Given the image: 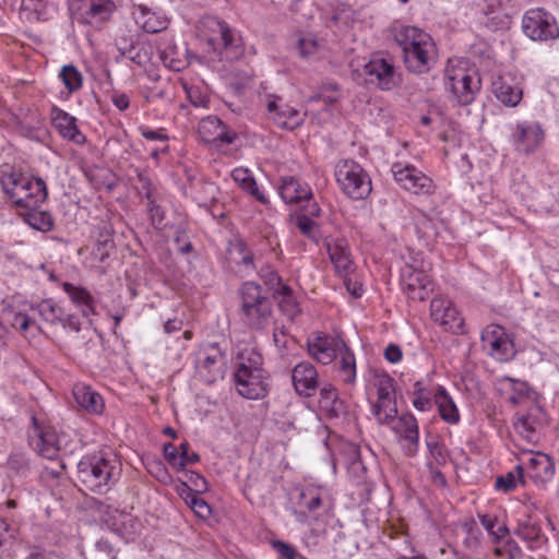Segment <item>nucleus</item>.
Listing matches in <instances>:
<instances>
[{
  "instance_id": "obj_19",
  "label": "nucleus",
  "mask_w": 559,
  "mask_h": 559,
  "mask_svg": "<svg viewBox=\"0 0 559 559\" xmlns=\"http://www.w3.org/2000/svg\"><path fill=\"white\" fill-rule=\"evenodd\" d=\"M116 9L112 0H81L79 20L92 26H100L108 21Z\"/></svg>"
},
{
  "instance_id": "obj_48",
  "label": "nucleus",
  "mask_w": 559,
  "mask_h": 559,
  "mask_svg": "<svg viewBox=\"0 0 559 559\" xmlns=\"http://www.w3.org/2000/svg\"><path fill=\"white\" fill-rule=\"evenodd\" d=\"M437 222L427 215H421L416 223V230L420 238L428 245L438 237Z\"/></svg>"
},
{
  "instance_id": "obj_24",
  "label": "nucleus",
  "mask_w": 559,
  "mask_h": 559,
  "mask_svg": "<svg viewBox=\"0 0 559 559\" xmlns=\"http://www.w3.org/2000/svg\"><path fill=\"white\" fill-rule=\"evenodd\" d=\"M405 67L414 73H426L437 61L436 45L419 47V49L408 50L403 55Z\"/></svg>"
},
{
  "instance_id": "obj_63",
  "label": "nucleus",
  "mask_w": 559,
  "mask_h": 559,
  "mask_svg": "<svg viewBox=\"0 0 559 559\" xmlns=\"http://www.w3.org/2000/svg\"><path fill=\"white\" fill-rule=\"evenodd\" d=\"M96 551L98 559H117V551L114 549L109 540L100 538L96 543Z\"/></svg>"
},
{
  "instance_id": "obj_5",
  "label": "nucleus",
  "mask_w": 559,
  "mask_h": 559,
  "mask_svg": "<svg viewBox=\"0 0 559 559\" xmlns=\"http://www.w3.org/2000/svg\"><path fill=\"white\" fill-rule=\"evenodd\" d=\"M335 178L341 190L353 200H364L372 190L369 175L353 159H343L336 165Z\"/></svg>"
},
{
  "instance_id": "obj_31",
  "label": "nucleus",
  "mask_w": 559,
  "mask_h": 559,
  "mask_svg": "<svg viewBox=\"0 0 559 559\" xmlns=\"http://www.w3.org/2000/svg\"><path fill=\"white\" fill-rule=\"evenodd\" d=\"M492 93L499 102L509 107H515L523 96L522 88L504 76H498L492 81Z\"/></svg>"
},
{
  "instance_id": "obj_59",
  "label": "nucleus",
  "mask_w": 559,
  "mask_h": 559,
  "mask_svg": "<svg viewBox=\"0 0 559 559\" xmlns=\"http://www.w3.org/2000/svg\"><path fill=\"white\" fill-rule=\"evenodd\" d=\"M429 453L437 465H445L448 462V451L445 447L438 441L427 442Z\"/></svg>"
},
{
  "instance_id": "obj_16",
  "label": "nucleus",
  "mask_w": 559,
  "mask_h": 559,
  "mask_svg": "<svg viewBox=\"0 0 559 559\" xmlns=\"http://www.w3.org/2000/svg\"><path fill=\"white\" fill-rule=\"evenodd\" d=\"M478 85L479 81L474 80L464 69L448 71L447 88L461 105H468L473 102Z\"/></svg>"
},
{
  "instance_id": "obj_55",
  "label": "nucleus",
  "mask_w": 559,
  "mask_h": 559,
  "mask_svg": "<svg viewBox=\"0 0 559 559\" xmlns=\"http://www.w3.org/2000/svg\"><path fill=\"white\" fill-rule=\"evenodd\" d=\"M319 43L312 35L301 36L298 38L296 49L299 56L308 58L314 56L319 50Z\"/></svg>"
},
{
  "instance_id": "obj_21",
  "label": "nucleus",
  "mask_w": 559,
  "mask_h": 559,
  "mask_svg": "<svg viewBox=\"0 0 559 559\" xmlns=\"http://www.w3.org/2000/svg\"><path fill=\"white\" fill-rule=\"evenodd\" d=\"M292 380L296 392L311 397L318 389V371L309 361H301L292 371Z\"/></svg>"
},
{
  "instance_id": "obj_9",
  "label": "nucleus",
  "mask_w": 559,
  "mask_h": 559,
  "mask_svg": "<svg viewBox=\"0 0 559 559\" xmlns=\"http://www.w3.org/2000/svg\"><path fill=\"white\" fill-rule=\"evenodd\" d=\"M522 28L524 34L533 40L546 41L559 37V26L555 17L540 8L525 12Z\"/></svg>"
},
{
  "instance_id": "obj_6",
  "label": "nucleus",
  "mask_w": 559,
  "mask_h": 559,
  "mask_svg": "<svg viewBox=\"0 0 559 559\" xmlns=\"http://www.w3.org/2000/svg\"><path fill=\"white\" fill-rule=\"evenodd\" d=\"M203 23L213 33L207 41L213 46L214 50L218 51L221 59L233 61L242 55L243 49L240 38L236 36L235 32L225 21L216 17H206Z\"/></svg>"
},
{
  "instance_id": "obj_56",
  "label": "nucleus",
  "mask_w": 559,
  "mask_h": 559,
  "mask_svg": "<svg viewBox=\"0 0 559 559\" xmlns=\"http://www.w3.org/2000/svg\"><path fill=\"white\" fill-rule=\"evenodd\" d=\"M185 92L190 104L194 107H206L209 96L199 86L183 84Z\"/></svg>"
},
{
  "instance_id": "obj_4",
  "label": "nucleus",
  "mask_w": 559,
  "mask_h": 559,
  "mask_svg": "<svg viewBox=\"0 0 559 559\" xmlns=\"http://www.w3.org/2000/svg\"><path fill=\"white\" fill-rule=\"evenodd\" d=\"M29 447L40 456L55 460L60 452H72L70 437L66 432H58L51 425L33 416L32 425L27 431Z\"/></svg>"
},
{
  "instance_id": "obj_51",
  "label": "nucleus",
  "mask_w": 559,
  "mask_h": 559,
  "mask_svg": "<svg viewBox=\"0 0 559 559\" xmlns=\"http://www.w3.org/2000/svg\"><path fill=\"white\" fill-rule=\"evenodd\" d=\"M230 254L236 263L243 264L246 267L253 266L254 255L242 240H236L231 243Z\"/></svg>"
},
{
  "instance_id": "obj_20",
  "label": "nucleus",
  "mask_w": 559,
  "mask_h": 559,
  "mask_svg": "<svg viewBox=\"0 0 559 559\" xmlns=\"http://www.w3.org/2000/svg\"><path fill=\"white\" fill-rule=\"evenodd\" d=\"M282 99L277 96H270L267 111L273 114V120L283 129L295 130L305 121V114L287 104H280Z\"/></svg>"
},
{
  "instance_id": "obj_61",
  "label": "nucleus",
  "mask_w": 559,
  "mask_h": 559,
  "mask_svg": "<svg viewBox=\"0 0 559 559\" xmlns=\"http://www.w3.org/2000/svg\"><path fill=\"white\" fill-rule=\"evenodd\" d=\"M429 263L425 261L421 252L408 250V257L404 267L414 269V271H427Z\"/></svg>"
},
{
  "instance_id": "obj_33",
  "label": "nucleus",
  "mask_w": 559,
  "mask_h": 559,
  "mask_svg": "<svg viewBox=\"0 0 559 559\" xmlns=\"http://www.w3.org/2000/svg\"><path fill=\"white\" fill-rule=\"evenodd\" d=\"M319 404L329 417L337 418L346 413L345 403L338 397L337 390L332 384H325L320 390Z\"/></svg>"
},
{
  "instance_id": "obj_52",
  "label": "nucleus",
  "mask_w": 559,
  "mask_h": 559,
  "mask_svg": "<svg viewBox=\"0 0 559 559\" xmlns=\"http://www.w3.org/2000/svg\"><path fill=\"white\" fill-rule=\"evenodd\" d=\"M523 478V467L516 465L514 472H509L506 475L498 476L496 479V489L506 492L512 491L516 487V481Z\"/></svg>"
},
{
  "instance_id": "obj_29",
  "label": "nucleus",
  "mask_w": 559,
  "mask_h": 559,
  "mask_svg": "<svg viewBox=\"0 0 559 559\" xmlns=\"http://www.w3.org/2000/svg\"><path fill=\"white\" fill-rule=\"evenodd\" d=\"M528 475L536 483L545 484L555 474V464L549 455L536 452L528 460Z\"/></svg>"
},
{
  "instance_id": "obj_10",
  "label": "nucleus",
  "mask_w": 559,
  "mask_h": 559,
  "mask_svg": "<svg viewBox=\"0 0 559 559\" xmlns=\"http://www.w3.org/2000/svg\"><path fill=\"white\" fill-rule=\"evenodd\" d=\"M483 347L488 354L500 361H508L515 355L514 343L504 328L489 324L481 332Z\"/></svg>"
},
{
  "instance_id": "obj_32",
  "label": "nucleus",
  "mask_w": 559,
  "mask_h": 559,
  "mask_svg": "<svg viewBox=\"0 0 559 559\" xmlns=\"http://www.w3.org/2000/svg\"><path fill=\"white\" fill-rule=\"evenodd\" d=\"M433 404L437 406L438 413L443 421L450 425H455L460 421L457 406L447 390L441 385H439L433 393Z\"/></svg>"
},
{
  "instance_id": "obj_44",
  "label": "nucleus",
  "mask_w": 559,
  "mask_h": 559,
  "mask_svg": "<svg viewBox=\"0 0 559 559\" xmlns=\"http://www.w3.org/2000/svg\"><path fill=\"white\" fill-rule=\"evenodd\" d=\"M413 406L420 412L431 409L433 405V394L428 389L426 380H418L414 383Z\"/></svg>"
},
{
  "instance_id": "obj_57",
  "label": "nucleus",
  "mask_w": 559,
  "mask_h": 559,
  "mask_svg": "<svg viewBox=\"0 0 559 559\" xmlns=\"http://www.w3.org/2000/svg\"><path fill=\"white\" fill-rule=\"evenodd\" d=\"M495 554L499 557H507L508 559H520L523 556L521 547L512 538H508L502 546L497 547Z\"/></svg>"
},
{
  "instance_id": "obj_15",
  "label": "nucleus",
  "mask_w": 559,
  "mask_h": 559,
  "mask_svg": "<svg viewBox=\"0 0 559 559\" xmlns=\"http://www.w3.org/2000/svg\"><path fill=\"white\" fill-rule=\"evenodd\" d=\"M345 344L340 336L318 333L312 340L308 341L307 347L313 359L322 365H328L337 358L338 352L344 349Z\"/></svg>"
},
{
  "instance_id": "obj_12",
  "label": "nucleus",
  "mask_w": 559,
  "mask_h": 559,
  "mask_svg": "<svg viewBox=\"0 0 559 559\" xmlns=\"http://www.w3.org/2000/svg\"><path fill=\"white\" fill-rule=\"evenodd\" d=\"M430 317L445 332L453 334H463L465 332L463 318L451 300L445 297L440 296L431 300Z\"/></svg>"
},
{
  "instance_id": "obj_64",
  "label": "nucleus",
  "mask_w": 559,
  "mask_h": 559,
  "mask_svg": "<svg viewBox=\"0 0 559 559\" xmlns=\"http://www.w3.org/2000/svg\"><path fill=\"white\" fill-rule=\"evenodd\" d=\"M272 547L277 554H280L285 559H295L297 556L295 548L285 542L273 540Z\"/></svg>"
},
{
  "instance_id": "obj_38",
  "label": "nucleus",
  "mask_w": 559,
  "mask_h": 559,
  "mask_svg": "<svg viewBox=\"0 0 559 559\" xmlns=\"http://www.w3.org/2000/svg\"><path fill=\"white\" fill-rule=\"evenodd\" d=\"M140 181L142 182V188L145 189V199L147 201L146 207L151 223L155 228H162L165 219V211L156 203L152 182L147 177L143 176H140Z\"/></svg>"
},
{
  "instance_id": "obj_8",
  "label": "nucleus",
  "mask_w": 559,
  "mask_h": 559,
  "mask_svg": "<svg viewBox=\"0 0 559 559\" xmlns=\"http://www.w3.org/2000/svg\"><path fill=\"white\" fill-rule=\"evenodd\" d=\"M391 171L395 182L407 192L416 195H431L436 191L433 180L413 164L393 163Z\"/></svg>"
},
{
  "instance_id": "obj_54",
  "label": "nucleus",
  "mask_w": 559,
  "mask_h": 559,
  "mask_svg": "<svg viewBox=\"0 0 559 559\" xmlns=\"http://www.w3.org/2000/svg\"><path fill=\"white\" fill-rule=\"evenodd\" d=\"M258 274L264 285L274 290L275 294H277L278 290H282L283 286H287L286 284H283L282 277L270 266L261 267Z\"/></svg>"
},
{
  "instance_id": "obj_22",
  "label": "nucleus",
  "mask_w": 559,
  "mask_h": 559,
  "mask_svg": "<svg viewBox=\"0 0 559 559\" xmlns=\"http://www.w3.org/2000/svg\"><path fill=\"white\" fill-rule=\"evenodd\" d=\"M393 430L400 440L408 442V445L405 448L406 454L409 456L415 455L419 444V429L415 416L409 413L401 415L394 421Z\"/></svg>"
},
{
  "instance_id": "obj_47",
  "label": "nucleus",
  "mask_w": 559,
  "mask_h": 559,
  "mask_svg": "<svg viewBox=\"0 0 559 559\" xmlns=\"http://www.w3.org/2000/svg\"><path fill=\"white\" fill-rule=\"evenodd\" d=\"M394 380L388 373L379 370L372 371V384L377 388L378 399L395 396Z\"/></svg>"
},
{
  "instance_id": "obj_60",
  "label": "nucleus",
  "mask_w": 559,
  "mask_h": 559,
  "mask_svg": "<svg viewBox=\"0 0 559 559\" xmlns=\"http://www.w3.org/2000/svg\"><path fill=\"white\" fill-rule=\"evenodd\" d=\"M143 16H147V19L142 23L143 29L147 33H157L167 27V21L158 20L153 13L143 12Z\"/></svg>"
},
{
  "instance_id": "obj_35",
  "label": "nucleus",
  "mask_w": 559,
  "mask_h": 559,
  "mask_svg": "<svg viewBox=\"0 0 559 559\" xmlns=\"http://www.w3.org/2000/svg\"><path fill=\"white\" fill-rule=\"evenodd\" d=\"M63 290L68 294L71 301L82 308V314L84 317H90L95 314V304L94 297L91 293L81 286H75L71 283L64 282L62 284Z\"/></svg>"
},
{
  "instance_id": "obj_42",
  "label": "nucleus",
  "mask_w": 559,
  "mask_h": 559,
  "mask_svg": "<svg viewBox=\"0 0 559 559\" xmlns=\"http://www.w3.org/2000/svg\"><path fill=\"white\" fill-rule=\"evenodd\" d=\"M183 486L185 489L181 492V497L185 500V502L200 519L205 520L210 518L212 510L209 503L202 498H200L192 488L187 486V484H183Z\"/></svg>"
},
{
  "instance_id": "obj_36",
  "label": "nucleus",
  "mask_w": 559,
  "mask_h": 559,
  "mask_svg": "<svg viewBox=\"0 0 559 559\" xmlns=\"http://www.w3.org/2000/svg\"><path fill=\"white\" fill-rule=\"evenodd\" d=\"M231 178L245 192L252 195L260 203L266 204L269 202L265 194L259 189L249 169L242 167L235 168L231 171Z\"/></svg>"
},
{
  "instance_id": "obj_7",
  "label": "nucleus",
  "mask_w": 559,
  "mask_h": 559,
  "mask_svg": "<svg viewBox=\"0 0 559 559\" xmlns=\"http://www.w3.org/2000/svg\"><path fill=\"white\" fill-rule=\"evenodd\" d=\"M225 365L226 352L218 343H205L195 353V370L201 379L209 384L223 378Z\"/></svg>"
},
{
  "instance_id": "obj_28",
  "label": "nucleus",
  "mask_w": 559,
  "mask_h": 559,
  "mask_svg": "<svg viewBox=\"0 0 559 559\" xmlns=\"http://www.w3.org/2000/svg\"><path fill=\"white\" fill-rule=\"evenodd\" d=\"M278 192L285 203H300L305 198L312 197V190L307 183H301L293 176L283 177Z\"/></svg>"
},
{
  "instance_id": "obj_25",
  "label": "nucleus",
  "mask_w": 559,
  "mask_h": 559,
  "mask_svg": "<svg viewBox=\"0 0 559 559\" xmlns=\"http://www.w3.org/2000/svg\"><path fill=\"white\" fill-rule=\"evenodd\" d=\"M51 120L55 128L58 130L60 135L68 139L75 144H82L85 142L84 134L79 130L76 126V118L62 110L59 107L53 106L51 108Z\"/></svg>"
},
{
  "instance_id": "obj_30",
  "label": "nucleus",
  "mask_w": 559,
  "mask_h": 559,
  "mask_svg": "<svg viewBox=\"0 0 559 559\" xmlns=\"http://www.w3.org/2000/svg\"><path fill=\"white\" fill-rule=\"evenodd\" d=\"M40 206L41 204H36L34 207L21 206L19 210L23 221L28 226L41 233H47L53 228L55 219L50 212L39 210Z\"/></svg>"
},
{
  "instance_id": "obj_23",
  "label": "nucleus",
  "mask_w": 559,
  "mask_h": 559,
  "mask_svg": "<svg viewBox=\"0 0 559 559\" xmlns=\"http://www.w3.org/2000/svg\"><path fill=\"white\" fill-rule=\"evenodd\" d=\"M394 40L401 47L403 55L408 50L419 49L435 44L431 36L415 26H401L394 31Z\"/></svg>"
},
{
  "instance_id": "obj_13",
  "label": "nucleus",
  "mask_w": 559,
  "mask_h": 559,
  "mask_svg": "<svg viewBox=\"0 0 559 559\" xmlns=\"http://www.w3.org/2000/svg\"><path fill=\"white\" fill-rule=\"evenodd\" d=\"M401 286L409 299L417 301L428 299L433 292V284L427 271H414L409 267H403L401 271Z\"/></svg>"
},
{
  "instance_id": "obj_37",
  "label": "nucleus",
  "mask_w": 559,
  "mask_h": 559,
  "mask_svg": "<svg viewBox=\"0 0 559 559\" xmlns=\"http://www.w3.org/2000/svg\"><path fill=\"white\" fill-rule=\"evenodd\" d=\"M337 356H340L336 362L340 379L345 384H354L356 381V358L354 353L345 344L344 349H341Z\"/></svg>"
},
{
  "instance_id": "obj_26",
  "label": "nucleus",
  "mask_w": 559,
  "mask_h": 559,
  "mask_svg": "<svg viewBox=\"0 0 559 559\" xmlns=\"http://www.w3.org/2000/svg\"><path fill=\"white\" fill-rule=\"evenodd\" d=\"M76 404L88 414L99 415L105 408L102 395L85 383H75L72 389Z\"/></svg>"
},
{
  "instance_id": "obj_62",
  "label": "nucleus",
  "mask_w": 559,
  "mask_h": 559,
  "mask_svg": "<svg viewBox=\"0 0 559 559\" xmlns=\"http://www.w3.org/2000/svg\"><path fill=\"white\" fill-rule=\"evenodd\" d=\"M174 241L177 245V250L182 254H188L193 250V246L183 229L178 228L176 230Z\"/></svg>"
},
{
  "instance_id": "obj_50",
  "label": "nucleus",
  "mask_w": 559,
  "mask_h": 559,
  "mask_svg": "<svg viewBox=\"0 0 559 559\" xmlns=\"http://www.w3.org/2000/svg\"><path fill=\"white\" fill-rule=\"evenodd\" d=\"M281 297L278 301L280 309L287 314L289 318H294L299 313L298 304L293 297L292 288L287 286H283L282 290H278L276 294Z\"/></svg>"
},
{
  "instance_id": "obj_17",
  "label": "nucleus",
  "mask_w": 559,
  "mask_h": 559,
  "mask_svg": "<svg viewBox=\"0 0 559 559\" xmlns=\"http://www.w3.org/2000/svg\"><path fill=\"white\" fill-rule=\"evenodd\" d=\"M365 71L370 76V82L377 84L381 90L390 91L397 85L394 66L379 55L370 59L365 66Z\"/></svg>"
},
{
  "instance_id": "obj_39",
  "label": "nucleus",
  "mask_w": 559,
  "mask_h": 559,
  "mask_svg": "<svg viewBox=\"0 0 559 559\" xmlns=\"http://www.w3.org/2000/svg\"><path fill=\"white\" fill-rule=\"evenodd\" d=\"M159 56L163 63L173 71H180L188 64L185 52L170 41L159 45Z\"/></svg>"
},
{
  "instance_id": "obj_18",
  "label": "nucleus",
  "mask_w": 559,
  "mask_h": 559,
  "mask_svg": "<svg viewBox=\"0 0 559 559\" xmlns=\"http://www.w3.org/2000/svg\"><path fill=\"white\" fill-rule=\"evenodd\" d=\"M199 133L205 143L233 144L237 133L226 126L218 117L207 116L199 123Z\"/></svg>"
},
{
  "instance_id": "obj_27",
  "label": "nucleus",
  "mask_w": 559,
  "mask_h": 559,
  "mask_svg": "<svg viewBox=\"0 0 559 559\" xmlns=\"http://www.w3.org/2000/svg\"><path fill=\"white\" fill-rule=\"evenodd\" d=\"M326 250L331 262L340 274L347 275L354 271L350 251L345 239L326 241Z\"/></svg>"
},
{
  "instance_id": "obj_11",
  "label": "nucleus",
  "mask_w": 559,
  "mask_h": 559,
  "mask_svg": "<svg viewBox=\"0 0 559 559\" xmlns=\"http://www.w3.org/2000/svg\"><path fill=\"white\" fill-rule=\"evenodd\" d=\"M545 133L539 123L535 121L516 122L511 128L510 140L520 154H532L543 143Z\"/></svg>"
},
{
  "instance_id": "obj_2",
  "label": "nucleus",
  "mask_w": 559,
  "mask_h": 559,
  "mask_svg": "<svg viewBox=\"0 0 559 559\" xmlns=\"http://www.w3.org/2000/svg\"><path fill=\"white\" fill-rule=\"evenodd\" d=\"M121 463L112 453L87 456L78 464V478L86 489L105 493L119 480Z\"/></svg>"
},
{
  "instance_id": "obj_58",
  "label": "nucleus",
  "mask_w": 559,
  "mask_h": 559,
  "mask_svg": "<svg viewBox=\"0 0 559 559\" xmlns=\"http://www.w3.org/2000/svg\"><path fill=\"white\" fill-rule=\"evenodd\" d=\"M180 450L177 449L173 443H166L164 445V456L168 464H170L176 471L185 469V459H180Z\"/></svg>"
},
{
  "instance_id": "obj_46",
  "label": "nucleus",
  "mask_w": 559,
  "mask_h": 559,
  "mask_svg": "<svg viewBox=\"0 0 559 559\" xmlns=\"http://www.w3.org/2000/svg\"><path fill=\"white\" fill-rule=\"evenodd\" d=\"M59 78L69 93L78 92L83 85V75L73 64H66L61 68Z\"/></svg>"
},
{
  "instance_id": "obj_43",
  "label": "nucleus",
  "mask_w": 559,
  "mask_h": 559,
  "mask_svg": "<svg viewBox=\"0 0 559 559\" xmlns=\"http://www.w3.org/2000/svg\"><path fill=\"white\" fill-rule=\"evenodd\" d=\"M12 326L25 338H34L40 334L41 328L35 319L25 312H16L13 317Z\"/></svg>"
},
{
  "instance_id": "obj_34",
  "label": "nucleus",
  "mask_w": 559,
  "mask_h": 559,
  "mask_svg": "<svg viewBox=\"0 0 559 559\" xmlns=\"http://www.w3.org/2000/svg\"><path fill=\"white\" fill-rule=\"evenodd\" d=\"M514 534L526 542L530 547L537 546L543 538L540 525L530 514H524L518 520Z\"/></svg>"
},
{
  "instance_id": "obj_45",
  "label": "nucleus",
  "mask_w": 559,
  "mask_h": 559,
  "mask_svg": "<svg viewBox=\"0 0 559 559\" xmlns=\"http://www.w3.org/2000/svg\"><path fill=\"white\" fill-rule=\"evenodd\" d=\"M372 413L378 423L382 425L394 419L397 414L395 396L378 399L377 403L372 406Z\"/></svg>"
},
{
  "instance_id": "obj_49",
  "label": "nucleus",
  "mask_w": 559,
  "mask_h": 559,
  "mask_svg": "<svg viewBox=\"0 0 559 559\" xmlns=\"http://www.w3.org/2000/svg\"><path fill=\"white\" fill-rule=\"evenodd\" d=\"M296 227L299 231L310 240L318 242L320 239L319 225L313 218L308 217L307 214H297L295 218Z\"/></svg>"
},
{
  "instance_id": "obj_1",
  "label": "nucleus",
  "mask_w": 559,
  "mask_h": 559,
  "mask_svg": "<svg viewBox=\"0 0 559 559\" xmlns=\"http://www.w3.org/2000/svg\"><path fill=\"white\" fill-rule=\"evenodd\" d=\"M0 185L17 209L43 204L48 197L46 182L41 178L28 176L9 164L0 167Z\"/></svg>"
},
{
  "instance_id": "obj_41",
  "label": "nucleus",
  "mask_w": 559,
  "mask_h": 559,
  "mask_svg": "<svg viewBox=\"0 0 559 559\" xmlns=\"http://www.w3.org/2000/svg\"><path fill=\"white\" fill-rule=\"evenodd\" d=\"M29 309L36 311L44 321L50 324L56 325L62 320L63 310L52 299L31 304Z\"/></svg>"
},
{
  "instance_id": "obj_3",
  "label": "nucleus",
  "mask_w": 559,
  "mask_h": 559,
  "mask_svg": "<svg viewBox=\"0 0 559 559\" xmlns=\"http://www.w3.org/2000/svg\"><path fill=\"white\" fill-rule=\"evenodd\" d=\"M240 313L243 324L252 331H265L274 320L273 302L255 282H245L239 290Z\"/></svg>"
},
{
  "instance_id": "obj_53",
  "label": "nucleus",
  "mask_w": 559,
  "mask_h": 559,
  "mask_svg": "<svg viewBox=\"0 0 559 559\" xmlns=\"http://www.w3.org/2000/svg\"><path fill=\"white\" fill-rule=\"evenodd\" d=\"M515 431L527 441H533L536 437L534 420L530 415H522L514 421Z\"/></svg>"
},
{
  "instance_id": "obj_14",
  "label": "nucleus",
  "mask_w": 559,
  "mask_h": 559,
  "mask_svg": "<svg viewBox=\"0 0 559 559\" xmlns=\"http://www.w3.org/2000/svg\"><path fill=\"white\" fill-rule=\"evenodd\" d=\"M265 379L264 370L234 372V383L237 392L249 400H259L266 396L269 388Z\"/></svg>"
},
{
  "instance_id": "obj_40",
  "label": "nucleus",
  "mask_w": 559,
  "mask_h": 559,
  "mask_svg": "<svg viewBox=\"0 0 559 559\" xmlns=\"http://www.w3.org/2000/svg\"><path fill=\"white\" fill-rule=\"evenodd\" d=\"M262 366V355L253 347H245L237 355L236 368L234 372L264 370Z\"/></svg>"
}]
</instances>
